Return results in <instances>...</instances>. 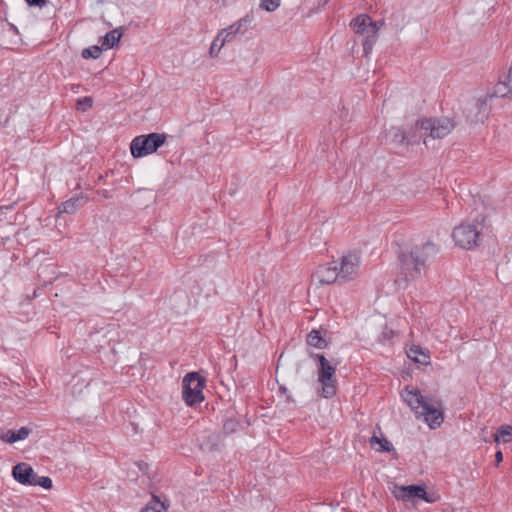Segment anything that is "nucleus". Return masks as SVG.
<instances>
[{"label":"nucleus","mask_w":512,"mask_h":512,"mask_svg":"<svg viewBox=\"0 0 512 512\" xmlns=\"http://www.w3.org/2000/svg\"><path fill=\"white\" fill-rule=\"evenodd\" d=\"M407 356L414 362L420 364H429V354L419 346H412L407 351Z\"/></svg>","instance_id":"2eb2a0df"},{"label":"nucleus","mask_w":512,"mask_h":512,"mask_svg":"<svg viewBox=\"0 0 512 512\" xmlns=\"http://www.w3.org/2000/svg\"><path fill=\"white\" fill-rule=\"evenodd\" d=\"M34 482L35 483L32 484V486H40L45 489H50L52 487V480L47 476L39 477L37 475Z\"/></svg>","instance_id":"a878e982"},{"label":"nucleus","mask_w":512,"mask_h":512,"mask_svg":"<svg viewBox=\"0 0 512 512\" xmlns=\"http://www.w3.org/2000/svg\"><path fill=\"white\" fill-rule=\"evenodd\" d=\"M371 445L378 444L379 451L390 452L393 450V444L384 436L373 435L370 439Z\"/></svg>","instance_id":"4be33fe9"},{"label":"nucleus","mask_w":512,"mask_h":512,"mask_svg":"<svg viewBox=\"0 0 512 512\" xmlns=\"http://www.w3.org/2000/svg\"><path fill=\"white\" fill-rule=\"evenodd\" d=\"M86 201L87 199L84 196L72 197L61 204L59 212L73 214L83 206Z\"/></svg>","instance_id":"4468645a"},{"label":"nucleus","mask_w":512,"mask_h":512,"mask_svg":"<svg viewBox=\"0 0 512 512\" xmlns=\"http://www.w3.org/2000/svg\"><path fill=\"white\" fill-rule=\"evenodd\" d=\"M313 277L320 285H331L339 281L338 263L332 262L320 265Z\"/></svg>","instance_id":"f8f14e48"},{"label":"nucleus","mask_w":512,"mask_h":512,"mask_svg":"<svg viewBox=\"0 0 512 512\" xmlns=\"http://www.w3.org/2000/svg\"><path fill=\"white\" fill-rule=\"evenodd\" d=\"M480 231L478 225L461 224L454 228L452 237L455 244L465 249H471L478 244Z\"/></svg>","instance_id":"9d476101"},{"label":"nucleus","mask_w":512,"mask_h":512,"mask_svg":"<svg viewBox=\"0 0 512 512\" xmlns=\"http://www.w3.org/2000/svg\"><path fill=\"white\" fill-rule=\"evenodd\" d=\"M404 402L411 408L418 419H422L431 429L441 426L444 421L443 412L426 399L418 388L406 386L401 393Z\"/></svg>","instance_id":"f03ea898"},{"label":"nucleus","mask_w":512,"mask_h":512,"mask_svg":"<svg viewBox=\"0 0 512 512\" xmlns=\"http://www.w3.org/2000/svg\"><path fill=\"white\" fill-rule=\"evenodd\" d=\"M313 358L318 361L317 374L318 381L322 386L321 395L324 398H331L336 394V367L337 364H331L323 354H315Z\"/></svg>","instance_id":"39448f33"},{"label":"nucleus","mask_w":512,"mask_h":512,"mask_svg":"<svg viewBox=\"0 0 512 512\" xmlns=\"http://www.w3.org/2000/svg\"><path fill=\"white\" fill-rule=\"evenodd\" d=\"M498 92L501 93L502 96L512 93V66H509L507 73L500 77Z\"/></svg>","instance_id":"f3484780"},{"label":"nucleus","mask_w":512,"mask_h":512,"mask_svg":"<svg viewBox=\"0 0 512 512\" xmlns=\"http://www.w3.org/2000/svg\"><path fill=\"white\" fill-rule=\"evenodd\" d=\"M280 5V0H261L260 7L266 11L272 12Z\"/></svg>","instance_id":"393cba45"},{"label":"nucleus","mask_w":512,"mask_h":512,"mask_svg":"<svg viewBox=\"0 0 512 512\" xmlns=\"http://www.w3.org/2000/svg\"><path fill=\"white\" fill-rule=\"evenodd\" d=\"M166 141L163 133H150L135 137L130 144L131 154L134 158H142L157 151Z\"/></svg>","instance_id":"0eeeda50"},{"label":"nucleus","mask_w":512,"mask_h":512,"mask_svg":"<svg viewBox=\"0 0 512 512\" xmlns=\"http://www.w3.org/2000/svg\"><path fill=\"white\" fill-rule=\"evenodd\" d=\"M254 21V15L252 12L247 13L245 16L228 26L227 28L221 29L215 39L213 40L209 53L212 57L217 56L221 48L226 44L232 42L237 35L244 34L249 26Z\"/></svg>","instance_id":"7ed1b4c3"},{"label":"nucleus","mask_w":512,"mask_h":512,"mask_svg":"<svg viewBox=\"0 0 512 512\" xmlns=\"http://www.w3.org/2000/svg\"><path fill=\"white\" fill-rule=\"evenodd\" d=\"M168 506L153 495L152 500L142 509L141 512H167Z\"/></svg>","instance_id":"aec40b11"},{"label":"nucleus","mask_w":512,"mask_h":512,"mask_svg":"<svg viewBox=\"0 0 512 512\" xmlns=\"http://www.w3.org/2000/svg\"><path fill=\"white\" fill-rule=\"evenodd\" d=\"M12 475L14 479L23 485L34 484L37 474L33 468L27 463H19L13 467Z\"/></svg>","instance_id":"ddd939ff"},{"label":"nucleus","mask_w":512,"mask_h":512,"mask_svg":"<svg viewBox=\"0 0 512 512\" xmlns=\"http://www.w3.org/2000/svg\"><path fill=\"white\" fill-rule=\"evenodd\" d=\"M416 126L424 131V135L432 139H441L451 133L455 123L449 118H426L417 121Z\"/></svg>","instance_id":"6e6552de"},{"label":"nucleus","mask_w":512,"mask_h":512,"mask_svg":"<svg viewBox=\"0 0 512 512\" xmlns=\"http://www.w3.org/2000/svg\"><path fill=\"white\" fill-rule=\"evenodd\" d=\"M122 32L120 29H113L110 32H108L102 41V48L109 49L113 48L121 39Z\"/></svg>","instance_id":"a211bd4d"},{"label":"nucleus","mask_w":512,"mask_h":512,"mask_svg":"<svg viewBox=\"0 0 512 512\" xmlns=\"http://www.w3.org/2000/svg\"><path fill=\"white\" fill-rule=\"evenodd\" d=\"M494 440L496 443H499L500 441L503 443H510L512 441V426H501L494 434Z\"/></svg>","instance_id":"412c9836"},{"label":"nucleus","mask_w":512,"mask_h":512,"mask_svg":"<svg viewBox=\"0 0 512 512\" xmlns=\"http://www.w3.org/2000/svg\"><path fill=\"white\" fill-rule=\"evenodd\" d=\"M280 390L283 392V393H286L287 389L285 387H280Z\"/></svg>","instance_id":"7c9ffc66"},{"label":"nucleus","mask_w":512,"mask_h":512,"mask_svg":"<svg viewBox=\"0 0 512 512\" xmlns=\"http://www.w3.org/2000/svg\"><path fill=\"white\" fill-rule=\"evenodd\" d=\"M392 493L396 499L404 502H413L416 499H421L427 503H434L438 499L434 495H429L423 485H395Z\"/></svg>","instance_id":"1a4fd4ad"},{"label":"nucleus","mask_w":512,"mask_h":512,"mask_svg":"<svg viewBox=\"0 0 512 512\" xmlns=\"http://www.w3.org/2000/svg\"><path fill=\"white\" fill-rule=\"evenodd\" d=\"M307 344L317 349H324L327 346V341L322 336L320 330L313 329L307 335Z\"/></svg>","instance_id":"dca6fc26"},{"label":"nucleus","mask_w":512,"mask_h":512,"mask_svg":"<svg viewBox=\"0 0 512 512\" xmlns=\"http://www.w3.org/2000/svg\"><path fill=\"white\" fill-rule=\"evenodd\" d=\"M321 2H322L323 4H326V3H328V2H329V0H321Z\"/></svg>","instance_id":"2f4dec72"},{"label":"nucleus","mask_w":512,"mask_h":512,"mask_svg":"<svg viewBox=\"0 0 512 512\" xmlns=\"http://www.w3.org/2000/svg\"><path fill=\"white\" fill-rule=\"evenodd\" d=\"M30 432L31 430L27 427H21L18 430H9V438L6 439V443L12 444L17 441L25 440Z\"/></svg>","instance_id":"6ab92c4d"},{"label":"nucleus","mask_w":512,"mask_h":512,"mask_svg":"<svg viewBox=\"0 0 512 512\" xmlns=\"http://www.w3.org/2000/svg\"><path fill=\"white\" fill-rule=\"evenodd\" d=\"M205 378L198 372L188 373L182 381V397L188 406H194L204 400Z\"/></svg>","instance_id":"423d86ee"},{"label":"nucleus","mask_w":512,"mask_h":512,"mask_svg":"<svg viewBox=\"0 0 512 512\" xmlns=\"http://www.w3.org/2000/svg\"><path fill=\"white\" fill-rule=\"evenodd\" d=\"M384 22H376L371 19L370 16L366 14L358 15L356 18L352 19L350 22V26L356 34L364 36V40L362 42L364 54L367 56L371 53L373 46L378 40V31L381 26H383Z\"/></svg>","instance_id":"20e7f679"},{"label":"nucleus","mask_w":512,"mask_h":512,"mask_svg":"<svg viewBox=\"0 0 512 512\" xmlns=\"http://www.w3.org/2000/svg\"><path fill=\"white\" fill-rule=\"evenodd\" d=\"M93 105V100L89 96L79 98L76 103V109L81 112H86Z\"/></svg>","instance_id":"b1692460"},{"label":"nucleus","mask_w":512,"mask_h":512,"mask_svg":"<svg viewBox=\"0 0 512 512\" xmlns=\"http://www.w3.org/2000/svg\"><path fill=\"white\" fill-rule=\"evenodd\" d=\"M365 66L358 65L356 66L357 73L353 72V75L356 77H360L362 80H366L367 78L364 77V75H359L362 69H364Z\"/></svg>","instance_id":"c85d7f7f"},{"label":"nucleus","mask_w":512,"mask_h":512,"mask_svg":"<svg viewBox=\"0 0 512 512\" xmlns=\"http://www.w3.org/2000/svg\"><path fill=\"white\" fill-rule=\"evenodd\" d=\"M438 253V248L432 242L413 246L408 252L400 254L401 273L404 281H414L426 271L427 263Z\"/></svg>","instance_id":"f257e3e1"},{"label":"nucleus","mask_w":512,"mask_h":512,"mask_svg":"<svg viewBox=\"0 0 512 512\" xmlns=\"http://www.w3.org/2000/svg\"><path fill=\"white\" fill-rule=\"evenodd\" d=\"M9 438V430H4L0 428V439L6 442V439Z\"/></svg>","instance_id":"cd10ccee"},{"label":"nucleus","mask_w":512,"mask_h":512,"mask_svg":"<svg viewBox=\"0 0 512 512\" xmlns=\"http://www.w3.org/2000/svg\"><path fill=\"white\" fill-rule=\"evenodd\" d=\"M361 259L355 253H348L341 257L338 263L339 281L348 282L354 280L359 272Z\"/></svg>","instance_id":"9b49d317"},{"label":"nucleus","mask_w":512,"mask_h":512,"mask_svg":"<svg viewBox=\"0 0 512 512\" xmlns=\"http://www.w3.org/2000/svg\"><path fill=\"white\" fill-rule=\"evenodd\" d=\"M102 52V47L99 46H91L89 48H85L82 50V57L86 60L88 59H97Z\"/></svg>","instance_id":"5701e85b"},{"label":"nucleus","mask_w":512,"mask_h":512,"mask_svg":"<svg viewBox=\"0 0 512 512\" xmlns=\"http://www.w3.org/2000/svg\"><path fill=\"white\" fill-rule=\"evenodd\" d=\"M29 6H42L47 0H25Z\"/></svg>","instance_id":"bb28decb"},{"label":"nucleus","mask_w":512,"mask_h":512,"mask_svg":"<svg viewBox=\"0 0 512 512\" xmlns=\"http://www.w3.org/2000/svg\"><path fill=\"white\" fill-rule=\"evenodd\" d=\"M495 458H496L497 464H499L503 460L502 452L501 451H497L496 454H495Z\"/></svg>","instance_id":"c756f323"}]
</instances>
